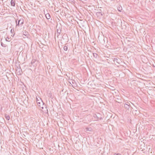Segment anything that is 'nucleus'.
<instances>
[{"instance_id":"nucleus-6","label":"nucleus","mask_w":155,"mask_h":155,"mask_svg":"<svg viewBox=\"0 0 155 155\" xmlns=\"http://www.w3.org/2000/svg\"><path fill=\"white\" fill-rule=\"evenodd\" d=\"M61 29L58 30V29L57 30V37L58 38V36L61 34Z\"/></svg>"},{"instance_id":"nucleus-17","label":"nucleus","mask_w":155,"mask_h":155,"mask_svg":"<svg viewBox=\"0 0 155 155\" xmlns=\"http://www.w3.org/2000/svg\"><path fill=\"white\" fill-rule=\"evenodd\" d=\"M9 38L8 37H7V38H6L5 40L6 41H10V40L9 41Z\"/></svg>"},{"instance_id":"nucleus-18","label":"nucleus","mask_w":155,"mask_h":155,"mask_svg":"<svg viewBox=\"0 0 155 155\" xmlns=\"http://www.w3.org/2000/svg\"><path fill=\"white\" fill-rule=\"evenodd\" d=\"M10 32H11V33H13L14 32V29L13 28L11 29Z\"/></svg>"},{"instance_id":"nucleus-9","label":"nucleus","mask_w":155,"mask_h":155,"mask_svg":"<svg viewBox=\"0 0 155 155\" xmlns=\"http://www.w3.org/2000/svg\"><path fill=\"white\" fill-rule=\"evenodd\" d=\"M130 106H129L128 104L125 103L124 104V107L126 109H128L130 107Z\"/></svg>"},{"instance_id":"nucleus-16","label":"nucleus","mask_w":155,"mask_h":155,"mask_svg":"<svg viewBox=\"0 0 155 155\" xmlns=\"http://www.w3.org/2000/svg\"><path fill=\"white\" fill-rule=\"evenodd\" d=\"M64 49L65 51H67L68 50V47L67 46H65L64 47Z\"/></svg>"},{"instance_id":"nucleus-26","label":"nucleus","mask_w":155,"mask_h":155,"mask_svg":"<svg viewBox=\"0 0 155 155\" xmlns=\"http://www.w3.org/2000/svg\"><path fill=\"white\" fill-rule=\"evenodd\" d=\"M44 12L45 13V11H44Z\"/></svg>"},{"instance_id":"nucleus-8","label":"nucleus","mask_w":155,"mask_h":155,"mask_svg":"<svg viewBox=\"0 0 155 155\" xmlns=\"http://www.w3.org/2000/svg\"><path fill=\"white\" fill-rule=\"evenodd\" d=\"M45 17L48 19H49L51 18L50 15L48 13L45 14Z\"/></svg>"},{"instance_id":"nucleus-22","label":"nucleus","mask_w":155,"mask_h":155,"mask_svg":"<svg viewBox=\"0 0 155 155\" xmlns=\"http://www.w3.org/2000/svg\"><path fill=\"white\" fill-rule=\"evenodd\" d=\"M126 104H128V105L129 106H130V104L129 102H127Z\"/></svg>"},{"instance_id":"nucleus-15","label":"nucleus","mask_w":155,"mask_h":155,"mask_svg":"<svg viewBox=\"0 0 155 155\" xmlns=\"http://www.w3.org/2000/svg\"><path fill=\"white\" fill-rule=\"evenodd\" d=\"M117 9L118 11L120 12H121L122 9V7H118Z\"/></svg>"},{"instance_id":"nucleus-25","label":"nucleus","mask_w":155,"mask_h":155,"mask_svg":"<svg viewBox=\"0 0 155 155\" xmlns=\"http://www.w3.org/2000/svg\"><path fill=\"white\" fill-rule=\"evenodd\" d=\"M121 27H122V25H121Z\"/></svg>"},{"instance_id":"nucleus-14","label":"nucleus","mask_w":155,"mask_h":155,"mask_svg":"<svg viewBox=\"0 0 155 155\" xmlns=\"http://www.w3.org/2000/svg\"><path fill=\"white\" fill-rule=\"evenodd\" d=\"M93 55L94 58H97L98 56L97 54L96 53H93Z\"/></svg>"},{"instance_id":"nucleus-5","label":"nucleus","mask_w":155,"mask_h":155,"mask_svg":"<svg viewBox=\"0 0 155 155\" xmlns=\"http://www.w3.org/2000/svg\"><path fill=\"white\" fill-rule=\"evenodd\" d=\"M11 4L12 6H15V0H11Z\"/></svg>"},{"instance_id":"nucleus-4","label":"nucleus","mask_w":155,"mask_h":155,"mask_svg":"<svg viewBox=\"0 0 155 155\" xmlns=\"http://www.w3.org/2000/svg\"><path fill=\"white\" fill-rule=\"evenodd\" d=\"M23 34L24 35H25L26 37H28L29 35L27 31H23Z\"/></svg>"},{"instance_id":"nucleus-1","label":"nucleus","mask_w":155,"mask_h":155,"mask_svg":"<svg viewBox=\"0 0 155 155\" xmlns=\"http://www.w3.org/2000/svg\"><path fill=\"white\" fill-rule=\"evenodd\" d=\"M36 102L39 108L43 109L44 107H46V105L43 102L41 98H40V100H39L37 98Z\"/></svg>"},{"instance_id":"nucleus-21","label":"nucleus","mask_w":155,"mask_h":155,"mask_svg":"<svg viewBox=\"0 0 155 155\" xmlns=\"http://www.w3.org/2000/svg\"><path fill=\"white\" fill-rule=\"evenodd\" d=\"M49 96H50V97L51 98V93H49Z\"/></svg>"},{"instance_id":"nucleus-11","label":"nucleus","mask_w":155,"mask_h":155,"mask_svg":"<svg viewBox=\"0 0 155 155\" xmlns=\"http://www.w3.org/2000/svg\"><path fill=\"white\" fill-rule=\"evenodd\" d=\"M1 45L3 47H6L7 46V45L6 44H4L2 42H1Z\"/></svg>"},{"instance_id":"nucleus-13","label":"nucleus","mask_w":155,"mask_h":155,"mask_svg":"<svg viewBox=\"0 0 155 155\" xmlns=\"http://www.w3.org/2000/svg\"><path fill=\"white\" fill-rule=\"evenodd\" d=\"M18 71V72L19 73V74L21 75V74L22 73V70L21 69H18V70H17V71Z\"/></svg>"},{"instance_id":"nucleus-7","label":"nucleus","mask_w":155,"mask_h":155,"mask_svg":"<svg viewBox=\"0 0 155 155\" xmlns=\"http://www.w3.org/2000/svg\"><path fill=\"white\" fill-rule=\"evenodd\" d=\"M5 116L6 119L7 120H9V119H10V117L8 114H5Z\"/></svg>"},{"instance_id":"nucleus-3","label":"nucleus","mask_w":155,"mask_h":155,"mask_svg":"<svg viewBox=\"0 0 155 155\" xmlns=\"http://www.w3.org/2000/svg\"><path fill=\"white\" fill-rule=\"evenodd\" d=\"M24 20L22 18L18 20V23H17V21H16V26H22L24 23Z\"/></svg>"},{"instance_id":"nucleus-10","label":"nucleus","mask_w":155,"mask_h":155,"mask_svg":"<svg viewBox=\"0 0 155 155\" xmlns=\"http://www.w3.org/2000/svg\"><path fill=\"white\" fill-rule=\"evenodd\" d=\"M96 15L98 16H101L103 15V14L101 12H97L96 13Z\"/></svg>"},{"instance_id":"nucleus-19","label":"nucleus","mask_w":155,"mask_h":155,"mask_svg":"<svg viewBox=\"0 0 155 155\" xmlns=\"http://www.w3.org/2000/svg\"><path fill=\"white\" fill-rule=\"evenodd\" d=\"M70 1H71V3L72 4H74L75 3V1L74 0H71Z\"/></svg>"},{"instance_id":"nucleus-2","label":"nucleus","mask_w":155,"mask_h":155,"mask_svg":"<svg viewBox=\"0 0 155 155\" xmlns=\"http://www.w3.org/2000/svg\"><path fill=\"white\" fill-rule=\"evenodd\" d=\"M114 61L115 64L117 66H119L120 65V63L121 62V60L119 58H114L113 60Z\"/></svg>"},{"instance_id":"nucleus-24","label":"nucleus","mask_w":155,"mask_h":155,"mask_svg":"<svg viewBox=\"0 0 155 155\" xmlns=\"http://www.w3.org/2000/svg\"><path fill=\"white\" fill-rule=\"evenodd\" d=\"M15 33L13 35H11V36L12 37H13V36H14V35H15Z\"/></svg>"},{"instance_id":"nucleus-12","label":"nucleus","mask_w":155,"mask_h":155,"mask_svg":"<svg viewBox=\"0 0 155 155\" xmlns=\"http://www.w3.org/2000/svg\"><path fill=\"white\" fill-rule=\"evenodd\" d=\"M85 130H86L85 131L86 132L88 131H91L92 129H91V127H90V128L87 127L85 129Z\"/></svg>"},{"instance_id":"nucleus-20","label":"nucleus","mask_w":155,"mask_h":155,"mask_svg":"<svg viewBox=\"0 0 155 155\" xmlns=\"http://www.w3.org/2000/svg\"><path fill=\"white\" fill-rule=\"evenodd\" d=\"M98 119H99V120H102V118L101 117H97Z\"/></svg>"},{"instance_id":"nucleus-23","label":"nucleus","mask_w":155,"mask_h":155,"mask_svg":"<svg viewBox=\"0 0 155 155\" xmlns=\"http://www.w3.org/2000/svg\"><path fill=\"white\" fill-rule=\"evenodd\" d=\"M116 155H121L120 153H117V154H116Z\"/></svg>"}]
</instances>
